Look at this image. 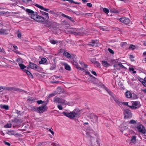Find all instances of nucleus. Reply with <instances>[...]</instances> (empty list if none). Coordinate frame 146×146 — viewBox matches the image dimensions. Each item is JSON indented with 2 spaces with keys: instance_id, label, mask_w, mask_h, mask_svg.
I'll use <instances>...</instances> for the list:
<instances>
[{
  "instance_id": "13",
  "label": "nucleus",
  "mask_w": 146,
  "mask_h": 146,
  "mask_svg": "<svg viewBox=\"0 0 146 146\" xmlns=\"http://www.w3.org/2000/svg\"><path fill=\"white\" fill-rule=\"evenodd\" d=\"M120 22L123 23L127 25L130 22V20L129 19L127 18H122L119 19Z\"/></svg>"
},
{
  "instance_id": "19",
  "label": "nucleus",
  "mask_w": 146,
  "mask_h": 146,
  "mask_svg": "<svg viewBox=\"0 0 146 146\" xmlns=\"http://www.w3.org/2000/svg\"><path fill=\"white\" fill-rule=\"evenodd\" d=\"M125 96L127 98H130L132 97V94L129 92H126L125 93Z\"/></svg>"
},
{
  "instance_id": "57",
  "label": "nucleus",
  "mask_w": 146,
  "mask_h": 146,
  "mask_svg": "<svg viewBox=\"0 0 146 146\" xmlns=\"http://www.w3.org/2000/svg\"><path fill=\"white\" fill-rule=\"evenodd\" d=\"M76 66V68L77 69L80 70H83V69L82 68H81L78 65H77V66Z\"/></svg>"
},
{
  "instance_id": "41",
  "label": "nucleus",
  "mask_w": 146,
  "mask_h": 146,
  "mask_svg": "<svg viewBox=\"0 0 146 146\" xmlns=\"http://www.w3.org/2000/svg\"><path fill=\"white\" fill-rule=\"evenodd\" d=\"M36 102L38 104H43L44 102L41 100H40L37 101Z\"/></svg>"
},
{
  "instance_id": "32",
  "label": "nucleus",
  "mask_w": 146,
  "mask_h": 146,
  "mask_svg": "<svg viewBox=\"0 0 146 146\" xmlns=\"http://www.w3.org/2000/svg\"><path fill=\"white\" fill-rule=\"evenodd\" d=\"M12 126V124L11 123L7 124L4 126V127L5 128H10Z\"/></svg>"
},
{
  "instance_id": "63",
  "label": "nucleus",
  "mask_w": 146,
  "mask_h": 146,
  "mask_svg": "<svg viewBox=\"0 0 146 146\" xmlns=\"http://www.w3.org/2000/svg\"><path fill=\"white\" fill-rule=\"evenodd\" d=\"M17 36L18 38H21V34L20 33H19L17 34Z\"/></svg>"
},
{
  "instance_id": "26",
  "label": "nucleus",
  "mask_w": 146,
  "mask_h": 146,
  "mask_svg": "<svg viewBox=\"0 0 146 146\" xmlns=\"http://www.w3.org/2000/svg\"><path fill=\"white\" fill-rule=\"evenodd\" d=\"M7 133L10 135H13L15 134L14 131L12 130H10L8 131L7 132Z\"/></svg>"
},
{
  "instance_id": "56",
  "label": "nucleus",
  "mask_w": 146,
  "mask_h": 146,
  "mask_svg": "<svg viewBox=\"0 0 146 146\" xmlns=\"http://www.w3.org/2000/svg\"><path fill=\"white\" fill-rule=\"evenodd\" d=\"M86 5L88 6V7H91L92 6V4H91V3H87V4H86Z\"/></svg>"
},
{
  "instance_id": "50",
  "label": "nucleus",
  "mask_w": 146,
  "mask_h": 146,
  "mask_svg": "<svg viewBox=\"0 0 146 146\" xmlns=\"http://www.w3.org/2000/svg\"><path fill=\"white\" fill-rule=\"evenodd\" d=\"M129 123L131 124H134L136 123V121L134 120H131L130 121Z\"/></svg>"
},
{
  "instance_id": "31",
  "label": "nucleus",
  "mask_w": 146,
  "mask_h": 146,
  "mask_svg": "<svg viewBox=\"0 0 146 146\" xmlns=\"http://www.w3.org/2000/svg\"><path fill=\"white\" fill-rule=\"evenodd\" d=\"M42 15H45V19H48L49 18V17L48 16V13H46L44 12H42Z\"/></svg>"
},
{
  "instance_id": "22",
  "label": "nucleus",
  "mask_w": 146,
  "mask_h": 146,
  "mask_svg": "<svg viewBox=\"0 0 146 146\" xmlns=\"http://www.w3.org/2000/svg\"><path fill=\"white\" fill-rule=\"evenodd\" d=\"M62 16L63 17H66V18H67L68 19L70 20L71 21H72V22H73L74 21V20L73 19V18L70 17H69L67 15H65V14H62Z\"/></svg>"
},
{
  "instance_id": "20",
  "label": "nucleus",
  "mask_w": 146,
  "mask_h": 146,
  "mask_svg": "<svg viewBox=\"0 0 146 146\" xmlns=\"http://www.w3.org/2000/svg\"><path fill=\"white\" fill-rule=\"evenodd\" d=\"M65 69L68 70H70L71 68L70 66L67 63H65L63 64Z\"/></svg>"
},
{
  "instance_id": "15",
  "label": "nucleus",
  "mask_w": 146,
  "mask_h": 146,
  "mask_svg": "<svg viewBox=\"0 0 146 146\" xmlns=\"http://www.w3.org/2000/svg\"><path fill=\"white\" fill-rule=\"evenodd\" d=\"M63 55L67 58L70 59L71 60L73 58L71 57L70 54L69 53L66 51H64Z\"/></svg>"
},
{
  "instance_id": "30",
  "label": "nucleus",
  "mask_w": 146,
  "mask_h": 146,
  "mask_svg": "<svg viewBox=\"0 0 146 146\" xmlns=\"http://www.w3.org/2000/svg\"><path fill=\"white\" fill-rule=\"evenodd\" d=\"M104 89L109 93V94L110 96L113 95V93L112 92H111L110 90H109V89H108L107 88L105 87Z\"/></svg>"
},
{
  "instance_id": "34",
  "label": "nucleus",
  "mask_w": 146,
  "mask_h": 146,
  "mask_svg": "<svg viewBox=\"0 0 146 146\" xmlns=\"http://www.w3.org/2000/svg\"><path fill=\"white\" fill-rule=\"evenodd\" d=\"M55 93H55V92L54 91L53 93L50 94L48 96V98H50L51 97H52L54 96H55V95H56V94Z\"/></svg>"
},
{
  "instance_id": "52",
  "label": "nucleus",
  "mask_w": 146,
  "mask_h": 146,
  "mask_svg": "<svg viewBox=\"0 0 146 146\" xmlns=\"http://www.w3.org/2000/svg\"><path fill=\"white\" fill-rule=\"evenodd\" d=\"M88 74L92 78H93V80H96V78H95L94 76H93L89 72L88 73Z\"/></svg>"
},
{
  "instance_id": "62",
  "label": "nucleus",
  "mask_w": 146,
  "mask_h": 146,
  "mask_svg": "<svg viewBox=\"0 0 146 146\" xmlns=\"http://www.w3.org/2000/svg\"><path fill=\"white\" fill-rule=\"evenodd\" d=\"M129 57H130V59L132 61H134V60H132V58H134L133 56V55H130Z\"/></svg>"
},
{
  "instance_id": "4",
  "label": "nucleus",
  "mask_w": 146,
  "mask_h": 146,
  "mask_svg": "<svg viewBox=\"0 0 146 146\" xmlns=\"http://www.w3.org/2000/svg\"><path fill=\"white\" fill-rule=\"evenodd\" d=\"M54 102L56 103H58L66 105L67 104V102L64 99L60 98L55 97L53 100Z\"/></svg>"
},
{
  "instance_id": "10",
  "label": "nucleus",
  "mask_w": 146,
  "mask_h": 146,
  "mask_svg": "<svg viewBox=\"0 0 146 146\" xmlns=\"http://www.w3.org/2000/svg\"><path fill=\"white\" fill-rule=\"evenodd\" d=\"M98 43L99 42L97 40H92L88 43V45L92 47H96L98 46Z\"/></svg>"
},
{
  "instance_id": "46",
  "label": "nucleus",
  "mask_w": 146,
  "mask_h": 146,
  "mask_svg": "<svg viewBox=\"0 0 146 146\" xmlns=\"http://www.w3.org/2000/svg\"><path fill=\"white\" fill-rule=\"evenodd\" d=\"M41 9L44 10V11H46L47 12H48V11L49 10V9H46L44 7H42Z\"/></svg>"
},
{
  "instance_id": "25",
  "label": "nucleus",
  "mask_w": 146,
  "mask_h": 146,
  "mask_svg": "<svg viewBox=\"0 0 146 146\" xmlns=\"http://www.w3.org/2000/svg\"><path fill=\"white\" fill-rule=\"evenodd\" d=\"M30 110H31L33 111H37L38 110L37 107L36 108L33 106H31L30 107V108H29Z\"/></svg>"
},
{
  "instance_id": "24",
  "label": "nucleus",
  "mask_w": 146,
  "mask_h": 146,
  "mask_svg": "<svg viewBox=\"0 0 146 146\" xmlns=\"http://www.w3.org/2000/svg\"><path fill=\"white\" fill-rule=\"evenodd\" d=\"M86 134L87 137L90 139V140H92L93 138V137L91 135V134L90 132H87L86 133Z\"/></svg>"
},
{
  "instance_id": "40",
  "label": "nucleus",
  "mask_w": 146,
  "mask_h": 146,
  "mask_svg": "<svg viewBox=\"0 0 146 146\" xmlns=\"http://www.w3.org/2000/svg\"><path fill=\"white\" fill-rule=\"evenodd\" d=\"M135 46L133 45H131L129 46V48L132 49L133 50L135 49Z\"/></svg>"
},
{
  "instance_id": "8",
  "label": "nucleus",
  "mask_w": 146,
  "mask_h": 146,
  "mask_svg": "<svg viewBox=\"0 0 146 146\" xmlns=\"http://www.w3.org/2000/svg\"><path fill=\"white\" fill-rule=\"evenodd\" d=\"M89 117L91 119V121L94 123L97 122L98 121V117L94 114L90 113Z\"/></svg>"
},
{
  "instance_id": "28",
  "label": "nucleus",
  "mask_w": 146,
  "mask_h": 146,
  "mask_svg": "<svg viewBox=\"0 0 146 146\" xmlns=\"http://www.w3.org/2000/svg\"><path fill=\"white\" fill-rule=\"evenodd\" d=\"M28 13L31 14V15L34 13V12L32 10L29 9H27L25 10Z\"/></svg>"
},
{
  "instance_id": "47",
  "label": "nucleus",
  "mask_w": 146,
  "mask_h": 146,
  "mask_svg": "<svg viewBox=\"0 0 146 146\" xmlns=\"http://www.w3.org/2000/svg\"><path fill=\"white\" fill-rule=\"evenodd\" d=\"M121 103H122V105L123 104L125 106H127L128 107V106H129L128 105V102H121Z\"/></svg>"
},
{
  "instance_id": "51",
  "label": "nucleus",
  "mask_w": 146,
  "mask_h": 146,
  "mask_svg": "<svg viewBox=\"0 0 146 146\" xmlns=\"http://www.w3.org/2000/svg\"><path fill=\"white\" fill-rule=\"evenodd\" d=\"M35 6L36 7L39 8H40V9H41L43 7L42 6H40L38 4H36Z\"/></svg>"
},
{
  "instance_id": "53",
  "label": "nucleus",
  "mask_w": 146,
  "mask_h": 146,
  "mask_svg": "<svg viewBox=\"0 0 146 146\" xmlns=\"http://www.w3.org/2000/svg\"><path fill=\"white\" fill-rule=\"evenodd\" d=\"M57 107L60 110H62L63 109V108L61 105H58L57 106Z\"/></svg>"
},
{
  "instance_id": "49",
  "label": "nucleus",
  "mask_w": 146,
  "mask_h": 146,
  "mask_svg": "<svg viewBox=\"0 0 146 146\" xmlns=\"http://www.w3.org/2000/svg\"><path fill=\"white\" fill-rule=\"evenodd\" d=\"M50 42L52 44H55L57 43L56 41L54 40H50Z\"/></svg>"
},
{
  "instance_id": "3",
  "label": "nucleus",
  "mask_w": 146,
  "mask_h": 146,
  "mask_svg": "<svg viewBox=\"0 0 146 146\" xmlns=\"http://www.w3.org/2000/svg\"><path fill=\"white\" fill-rule=\"evenodd\" d=\"M62 114L65 116L70 118L73 119L75 117H76L77 115V113L75 112H71L70 113H68L65 112H62Z\"/></svg>"
},
{
  "instance_id": "44",
  "label": "nucleus",
  "mask_w": 146,
  "mask_h": 146,
  "mask_svg": "<svg viewBox=\"0 0 146 146\" xmlns=\"http://www.w3.org/2000/svg\"><path fill=\"white\" fill-rule=\"evenodd\" d=\"M71 62L75 66H77L78 65V63L75 61L74 60L72 61V60L71 61Z\"/></svg>"
},
{
  "instance_id": "1",
  "label": "nucleus",
  "mask_w": 146,
  "mask_h": 146,
  "mask_svg": "<svg viewBox=\"0 0 146 146\" xmlns=\"http://www.w3.org/2000/svg\"><path fill=\"white\" fill-rule=\"evenodd\" d=\"M30 17L32 19H34L38 22H43L45 21L43 17L38 15L36 12H34V13L31 15Z\"/></svg>"
},
{
  "instance_id": "42",
  "label": "nucleus",
  "mask_w": 146,
  "mask_h": 146,
  "mask_svg": "<svg viewBox=\"0 0 146 146\" xmlns=\"http://www.w3.org/2000/svg\"><path fill=\"white\" fill-rule=\"evenodd\" d=\"M108 50L112 54H114V52L113 51L111 48H108Z\"/></svg>"
},
{
  "instance_id": "23",
  "label": "nucleus",
  "mask_w": 146,
  "mask_h": 146,
  "mask_svg": "<svg viewBox=\"0 0 146 146\" xmlns=\"http://www.w3.org/2000/svg\"><path fill=\"white\" fill-rule=\"evenodd\" d=\"M24 71L29 76V77H30L32 78H33V77L32 74L29 71L27 70H24Z\"/></svg>"
},
{
  "instance_id": "5",
  "label": "nucleus",
  "mask_w": 146,
  "mask_h": 146,
  "mask_svg": "<svg viewBox=\"0 0 146 146\" xmlns=\"http://www.w3.org/2000/svg\"><path fill=\"white\" fill-rule=\"evenodd\" d=\"M4 89L5 90L8 91H17L19 92H21L24 91V90L20 89L19 88H17L15 87H4Z\"/></svg>"
},
{
  "instance_id": "39",
  "label": "nucleus",
  "mask_w": 146,
  "mask_h": 146,
  "mask_svg": "<svg viewBox=\"0 0 146 146\" xmlns=\"http://www.w3.org/2000/svg\"><path fill=\"white\" fill-rule=\"evenodd\" d=\"M142 83V84H143L145 82V78L144 79H143L142 78H139L138 79Z\"/></svg>"
},
{
  "instance_id": "33",
  "label": "nucleus",
  "mask_w": 146,
  "mask_h": 146,
  "mask_svg": "<svg viewBox=\"0 0 146 146\" xmlns=\"http://www.w3.org/2000/svg\"><path fill=\"white\" fill-rule=\"evenodd\" d=\"M136 136H133L131 139V141L132 143H134L136 141Z\"/></svg>"
},
{
  "instance_id": "36",
  "label": "nucleus",
  "mask_w": 146,
  "mask_h": 146,
  "mask_svg": "<svg viewBox=\"0 0 146 146\" xmlns=\"http://www.w3.org/2000/svg\"><path fill=\"white\" fill-rule=\"evenodd\" d=\"M103 10L104 12L106 14H108L109 13V10L106 8H103Z\"/></svg>"
},
{
  "instance_id": "27",
  "label": "nucleus",
  "mask_w": 146,
  "mask_h": 146,
  "mask_svg": "<svg viewBox=\"0 0 146 146\" xmlns=\"http://www.w3.org/2000/svg\"><path fill=\"white\" fill-rule=\"evenodd\" d=\"M102 64L105 67H107L108 66L110 65V64L108 63L105 60L102 61Z\"/></svg>"
},
{
  "instance_id": "9",
  "label": "nucleus",
  "mask_w": 146,
  "mask_h": 146,
  "mask_svg": "<svg viewBox=\"0 0 146 146\" xmlns=\"http://www.w3.org/2000/svg\"><path fill=\"white\" fill-rule=\"evenodd\" d=\"M137 129L140 133L144 134L146 133V130L144 127L142 125L138 126L137 127Z\"/></svg>"
},
{
  "instance_id": "7",
  "label": "nucleus",
  "mask_w": 146,
  "mask_h": 146,
  "mask_svg": "<svg viewBox=\"0 0 146 146\" xmlns=\"http://www.w3.org/2000/svg\"><path fill=\"white\" fill-rule=\"evenodd\" d=\"M29 67L31 68L35 69L38 71L40 70V68L36 64L32 63L31 62H29Z\"/></svg>"
},
{
  "instance_id": "45",
  "label": "nucleus",
  "mask_w": 146,
  "mask_h": 146,
  "mask_svg": "<svg viewBox=\"0 0 146 146\" xmlns=\"http://www.w3.org/2000/svg\"><path fill=\"white\" fill-rule=\"evenodd\" d=\"M97 67H99L100 66V64L98 61H97L94 64Z\"/></svg>"
},
{
  "instance_id": "55",
  "label": "nucleus",
  "mask_w": 146,
  "mask_h": 146,
  "mask_svg": "<svg viewBox=\"0 0 146 146\" xmlns=\"http://www.w3.org/2000/svg\"><path fill=\"white\" fill-rule=\"evenodd\" d=\"M29 101H33L35 100L32 97L29 98L27 100Z\"/></svg>"
},
{
  "instance_id": "64",
  "label": "nucleus",
  "mask_w": 146,
  "mask_h": 146,
  "mask_svg": "<svg viewBox=\"0 0 146 146\" xmlns=\"http://www.w3.org/2000/svg\"><path fill=\"white\" fill-rule=\"evenodd\" d=\"M92 14L90 13H86L85 14V15L91 16Z\"/></svg>"
},
{
  "instance_id": "59",
  "label": "nucleus",
  "mask_w": 146,
  "mask_h": 146,
  "mask_svg": "<svg viewBox=\"0 0 146 146\" xmlns=\"http://www.w3.org/2000/svg\"><path fill=\"white\" fill-rule=\"evenodd\" d=\"M14 52L17 53V54H21V53H20L19 51L17 50H16L15 51H14Z\"/></svg>"
},
{
  "instance_id": "29",
  "label": "nucleus",
  "mask_w": 146,
  "mask_h": 146,
  "mask_svg": "<svg viewBox=\"0 0 146 146\" xmlns=\"http://www.w3.org/2000/svg\"><path fill=\"white\" fill-rule=\"evenodd\" d=\"M19 65L20 68L22 70L24 69L25 68H26V66L22 64L19 63Z\"/></svg>"
},
{
  "instance_id": "60",
  "label": "nucleus",
  "mask_w": 146,
  "mask_h": 146,
  "mask_svg": "<svg viewBox=\"0 0 146 146\" xmlns=\"http://www.w3.org/2000/svg\"><path fill=\"white\" fill-rule=\"evenodd\" d=\"M4 143L5 145H7L8 146H9L10 145V143H9L8 142H6V141H4Z\"/></svg>"
},
{
  "instance_id": "58",
  "label": "nucleus",
  "mask_w": 146,
  "mask_h": 146,
  "mask_svg": "<svg viewBox=\"0 0 146 146\" xmlns=\"http://www.w3.org/2000/svg\"><path fill=\"white\" fill-rule=\"evenodd\" d=\"M111 12H113V13H117V11L116 10H111Z\"/></svg>"
},
{
  "instance_id": "18",
  "label": "nucleus",
  "mask_w": 146,
  "mask_h": 146,
  "mask_svg": "<svg viewBox=\"0 0 146 146\" xmlns=\"http://www.w3.org/2000/svg\"><path fill=\"white\" fill-rule=\"evenodd\" d=\"M0 108L1 109H4L6 110H8L9 109V107L7 105H2L0 106Z\"/></svg>"
},
{
  "instance_id": "37",
  "label": "nucleus",
  "mask_w": 146,
  "mask_h": 146,
  "mask_svg": "<svg viewBox=\"0 0 146 146\" xmlns=\"http://www.w3.org/2000/svg\"><path fill=\"white\" fill-rule=\"evenodd\" d=\"M90 60L92 63L94 64H95V63L97 61H96V59L95 58H91Z\"/></svg>"
},
{
  "instance_id": "35",
  "label": "nucleus",
  "mask_w": 146,
  "mask_h": 146,
  "mask_svg": "<svg viewBox=\"0 0 146 146\" xmlns=\"http://www.w3.org/2000/svg\"><path fill=\"white\" fill-rule=\"evenodd\" d=\"M68 1H69L70 3H74L77 4H80V3L74 2L73 0H68Z\"/></svg>"
},
{
  "instance_id": "2",
  "label": "nucleus",
  "mask_w": 146,
  "mask_h": 146,
  "mask_svg": "<svg viewBox=\"0 0 146 146\" xmlns=\"http://www.w3.org/2000/svg\"><path fill=\"white\" fill-rule=\"evenodd\" d=\"M78 31V29L70 28L65 31V32L67 34H72L75 35L81 34V33L79 32Z\"/></svg>"
},
{
  "instance_id": "11",
  "label": "nucleus",
  "mask_w": 146,
  "mask_h": 146,
  "mask_svg": "<svg viewBox=\"0 0 146 146\" xmlns=\"http://www.w3.org/2000/svg\"><path fill=\"white\" fill-rule=\"evenodd\" d=\"M111 97L113 99L114 101L118 105H119L120 106H122V103H121V102L119 100V98L116 97V96L113 95H111Z\"/></svg>"
},
{
  "instance_id": "6",
  "label": "nucleus",
  "mask_w": 146,
  "mask_h": 146,
  "mask_svg": "<svg viewBox=\"0 0 146 146\" xmlns=\"http://www.w3.org/2000/svg\"><path fill=\"white\" fill-rule=\"evenodd\" d=\"M48 102H47L46 104H45V105H44L42 106H41L38 107H37V111H38L39 113H43L44 111L47 110L48 107L46 106Z\"/></svg>"
},
{
  "instance_id": "17",
  "label": "nucleus",
  "mask_w": 146,
  "mask_h": 146,
  "mask_svg": "<svg viewBox=\"0 0 146 146\" xmlns=\"http://www.w3.org/2000/svg\"><path fill=\"white\" fill-rule=\"evenodd\" d=\"M132 104L137 107V108H139L141 106L139 102L138 101L133 102Z\"/></svg>"
},
{
  "instance_id": "61",
  "label": "nucleus",
  "mask_w": 146,
  "mask_h": 146,
  "mask_svg": "<svg viewBox=\"0 0 146 146\" xmlns=\"http://www.w3.org/2000/svg\"><path fill=\"white\" fill-rule=\"evenodd\" d=\"M47 130L49 131L52 135H54V131H53L51 130L50 129H47Z\"/></svg>"
},
{
  "instance_id": "38",
  "label": "nucleus",
  "mask_w": 146,
  "mask_h": 146,
  "mask_svg": "<svg viewBox=\"0 0 146 146\" xmlns=\"http://www.w3.org/2000/svg\"><path fill=\"white\" fill-rule=\"evenodd\" d=\"M56 67V66L55 64H52L50 68V69L51 70H53Z\"/></svg>"
},
{
  "instance_id": "48",
  "label": "nucleus",
  "mask_w": 146,
  "mask_h": 146,
  "mask_svg": "<svg viewBox=\"0 0 146 146\" xmlns=\"http://www.w3.org/2000/svg\"><path fill=\"white\" fill-rule=\"evenodd\" d=\"M90 71L91 72V73L92 74H94V75L95 76L97 75V74H96V72H95L94 71L92 70H90Z\"/></svg>"
},
{
  "instance_id": "12",
  "label": "nucleus",
  "mask_w": 146,
  "mask_h": 146,
  "mask_svg": "<svg viewBox=\"0 0 146 146\" xmlns=\"http://www.w3.org/2000/svg\"><path fill=\"white\" fill-rule=\"evenodd\" d=\"M125 117L126 118L131 117V113L130 110L126 109H125L124 112Z\"/></svg>"
},
{
  "instance_id": "54",
  "label": "nucleus",
  "mask_w": 146,
  "mask_h": 146,
  "mask_svg": "<svg viewBox=\"0 0 146 146\" xmlns=\"http://www.w3.org/2000/svg\"><path fill=\"white\" fill-rule=\"evenodd\" d=\"M118 66H119L120 67L122 68H125V67L123 66L122 64L121 63H119L118 64Z\"/></svg>"
},
{
  "instance_id": "16",
  "label": "nucleus",
  "mask_w": 146,
  "mask_h": 146,
  "mask_svg": "<svg viewBox=\"0 0 146 146\" xmlns=\"http://www.w3.org/2000/svg\"><path fill=\"white\" fill-rule=\"evenodd\" d=\"M8 34V29H0V34L6 35Z\"/></svg>"
},
{
  "instance_id": "21",
  "label": "nucleus",
  "mask_w": 146,
  "mask_h": 146,
  "mask_svg": "<svg viewBox=\"0 0 146 146\" xmlns=\"http://www.w3.org/2000/svg\"><path fill=\"white\" fill-rule=\"evenodd\" d=\"M47 61V59L44 58H41V61L39 62L40 64H44Z\"/></svg>"
},
{
  "instance_id": "43",
  "label": "nucleus",
  "mask_w": 146,
  "mask_h": 146,
  "mask_svg": "<svg viewBox=\"0 0 146 146\" xmlns=\"http://www.w3.org/2000/svg\"><path fill=\"white\" fill-rule=\"evenodd\" d=\"M128 107L131 108V109L133 110H135L137 109V107H136L135 106H128Z\"/></svg>"
},
{
  "instance_id": "14",
  "label": "nucleus",
  "mask_w": 146,
  "mask_h": 146,
  "mask_svg": "<svg viewBox=\"0 0 146 146\" xmlns=\"http://www.w3.org/2000/svg\"><path fill=\"white\" fill-rule=\"evenodd\" d=\"M55 92L56 94H60L61 93H64V89L60 87H58Z\"/></svg>"
}]
</instances>
